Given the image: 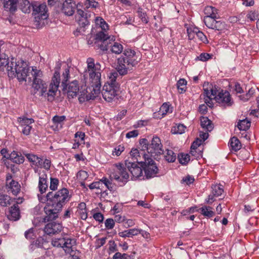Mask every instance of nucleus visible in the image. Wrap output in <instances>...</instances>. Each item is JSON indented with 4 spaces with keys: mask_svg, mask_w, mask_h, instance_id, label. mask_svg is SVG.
<instances>
[{
    "mask_svg": "<svg viewBox=\"0 0 259 259\" xmlns=\"http://www.w3.org/2000/svg\"><path fill=\"white\" fill-rule=\"evenodd\" d=\"M206 85H208V83L204 82L203 86L204 92L201 94V97L204 98V102L207 106L209 107H213V100L224 106H230L232 105L233 102L229 92L219 89L215 85L213 86L211 84H210L208 88H205Z\"/></svg>",
    "mask_w": 259,
    "mask_h": 259,
    "instance_id": "1",
    "label": "nucleus"
},
{
    "mask_svg": "<svg viewBox=\"0 0 259 259\" xmlns=\"http://www.w3.org/2000/svg\"><path fill=\"white\" fill-rule=\"evenodd\" d=\"M6 68L10 77H17L19 81L26 80L29 73V67L26 62L20 60L17 62H10L8 59L0 57V70Z\"/></svg>",
    "mask_w": 259,
    "mask_h": 259,
    "instance_id": "2",
    "label": "nucleus"
},
{
    "mask_svg": "<svg viewBox=\"0 0 259 259\" xmlns=\"http://www.w3.org/2000/svg\"><path fill=\"white\" fill-rule=\"evenodd\" d=\"M40 202H47L49 207H56L57 209H62L63 206L70 200L71 196L67 188H63L55 192H48L45 196L38 195Z\"/></svg>",
    "mask_w": 259,
    "mask_h": 259,
    "instance_id": "3",
    "label": "nucleus"
},
{
    "mask_svg": "<svg viewBox=\"0 0 259 259\" xmlns=\"http://www.w3.org/2000/svg\"><path fill=\"white\" fill-rule=\"evenodd\" d=\"M124 57H121L117 60L116 71L121 75L127 73L131 67L136 65L141 60L140 54L131 49H126L123 53Z\"/></svg>",
    "mask_w": 259,
    "mask_h": 259,
    "instance_id": "4",
    "label": "nucleus"
},
{
    "mask_svg": "<svg viewBox=\"0 0 259 259\" xmlns=\"http://www.w3.org/2000/svg\"><path fill=\"white\" fill-rule=\"evenodd\" d=\"M95 39L98 48L102 51L110 49L115 54H120L123 51V46L120 43L115 41V37L113 35H109L104 32L99 31L96 34Z\"/></svg>",
    "mask_w": 259,
    "mask_h": 259,
    "instance_id": "5",
    "label": "nucleus"
},
{
    "mask_svg": "<svg viewBox=\"0 0 259 259\" xmlns=\"http://www.w3.org/2000/svg\"><path fill=\"white\" fill-rule=\"evenodd\" d=\"M118 76L116 71L110 72L108 74L109 80L103 86L102 96L105 100L108 102H111L117 95L119 85L116 80Z\"/></svg>",
    "mask_w": 259,
    "mask_h": 259,
    "instance_id": "6",
    "label": "nucleus"
},
{
    "mask_svg": "<svg viewBox=\"0 0 259 259\" xmlns=\"http://www.w3.org/2000/svg\"><path fill=\"white\" fill-rule=\"evenodd\" d=\"M32 75L33 77V82L32 88L34 95H37L40 97L45 95V91L47 90L48 83L42 79V72L40 70H38L36 67L32 68Z\"/></svg>",
    "mask_w": 259,
    "mask_h": 259,
    "instance_id": "7",
    "label": "nucleus"
},
{
    "mask_svg": "<svg viewBox=\"0 0 259 259\" xmlns=\"http://www.w3.org/2000/svg\"><path fill=\"white\" fill-rule=\"evenodd\" d=\"M87 68L84 73L88 77V82H93L101 81V65L98 62H95V60L92 58H89L87 60Z\"/></svg>",
    "mask_w": 259,
    "mask_h": 259,
    "instance_id": "8",
    "label": "nucleus"
},
{
    "mask_svg": "<svg viewBox=\"0 0 259 259\" xmlns=\"http://www.w3.org/2000/svg\"><path fill=\"white\" fill-rule=\"evenodd\" d=\"M60 78L58 70H55L51 82L47 85V90H45L44 93L45 95L42 96V98L49 102H53L55 100L60 83Z\"/></svg>",
    "mask_w": 259,
    "mask_h": 259,
    "instance_id": "9",
    "label": "nucleus"
},
{
    "mask_svg": "<svg viewBox=\"0 0 259 259\" xmlns=\"http://www.w3.org/2000/svg\"><path fill=\"white\" fill-rule=\"evenodd\" d=\"M18 4L23 13L30 12L32 5L28 0H5L4 6L5 10L13 13L17 10Z\"/></svg>",
    "mask_w": 259,
    "mask_h": 259,
    "instance_id": "10",
    "label": "nucleus"
},
{
    "mask_svg": "<svg viewBox=\"0 0 259 259\" xmlns=\"http://www.w3.org/2000/svg\"><path fill=\"white\" fill-rule=\"evenodd\" d=\"M82 9H83V4L78 3L76 5V18L79 25V28H78L74 32V34L76 36H78L79 33L84 32L85 27L88 26L90 23L88 19V14L84 12L85 10H83Z\"/></svg>",
    "mask_w": 259,
    "mask_h": 259,
    "instance_id": "11",
    "label": "nucleus"
},
{
    "mask_svg": "<svg viewBox=\"0 0 259 259\" xmlns=\"http://www.w3.org/2000/svg\"><path fill=\"white\" fill-rule=\"evenodd\" d=\"M143 158L144 161L141 163V166L144 170L145 177L147 179L154 177L158 170L155 162L149 154H143Z\"/></svg>",
    "mask_w": 259,
    "mask_h": 259,
    "instance_id": "12",
    "label": "nucleus"
},
{
    "mask_svg": "<svg viewBox=\"0 0 259 259\" xmlns=\"http://www.w3.org/2000/svg\"><path fill=\"white\" fill-rule=\"evenodd\" d=\"M162 147L161 141L157 137H153L151 143L145 147L147 148L148 154L150 155V157L163 154Z\"/></svg>",
    "mask_w": 259,
    "mask_h": 259,
    "instance_id": "13",
    "label": "nucleus"
},
{
    "mask_svg": "<svg viewBox=\"0 0 259 259\" xmlns=\"http://www.w3.org/2000/svg\"><path fill=\"white\" fill-rule=\"evenodd\" d=\"M114 179L118 181L121 182L124 184L127 182L129 175L127 172L125 167L123 164L121 163L116 164L115 168L112 174Z\"/></svg>",
    "mask_w": 259,
    "mask_h": 259,
    "instance_id": "14",
    "label": "nucleus"
},
{
    "mask_svg": "<svg viewBox=\"0 0 259 259\" xmlns=\"http://www.w3.org/2000/svg\"><path fill=\"white\" fill-rule=\"evenodd\" d=\"M32 14L35 22H39L40 20H45L48 18L47 6L45 4H38L35 3L32 4Z\"/></svg>",
    "mask_w": 259,
    "mask_h": 259,
    "instance_id": "15",
    "label": "nucleus"
},
{
    "mask_svg": "<svg viewBox=\"0 0 259 259\" xmlns=\"http://www.w3.org/2000/svg\"><path fill=\"white\" fill-rule=\"evenodd\" d=\"M138 163L132 161L130 158L125 160V166L130 171L133 178H140L142 177V169L138 166Z\"/></svg>",
    "mask_w": 259,
    "mask_h": 259,
    "instance_id": "16",
    "label": "nucleus"
},
{
    "mask_svg": "<svg viewBox=\"0 0 259 259\" xmlns=\"http://www.w3.org/2000/svg\"><path fill=\"white\" fill-rule=\"evenodd\" d=\"M217 18L218 17L205 16L203 21L208 28L221 31L224 29L225 24L220 21H216L215 19Z\"/></svg>",
    "mask_w": 259,
    "mask_h": 259,
    "instance_id": "17",
    "label": "nucleus"
},
{
    "mask_svg": "<svg viewBox=\"0 0 259 259\" xmlns=\"http://www.w3.org/2000/svg\"><path fill=\"white\" fill-rule=\"evenodd\" d=\"M6 189L8 192L17 195L20 191L21 186L17 181L12 179L11 175L8 174L6 177Z\"/></svg>",
    "mask_w": 259,
    "mask_h": 259,
    "instance_id": "18",
    "label": "nucleus"
},
{
    "mask_svg": "<svg viewBox=\"0 0 259 259\" xmlns=\"http://www.w3.org/2000/svg\"><path fill=\"white\" fill-rule=\"evenodd\" d=\"M63 90L66 91L69 99L76 97L79 91L78 81L77 80H74L69 83L65 87L64 86Z\"/></svg>",
    "mask_w": 259,
    "mask_h": 259,
    "instance_id": "19",
    "label": "nucleus"
},
{
    "mask_svg": "<svg viewBox=\"0 0 259 259\" xmlns=\"http://www.w3.org/2000/svg\"><path fill=\"white\" fill-rule=\"evenodd\" d=\"M88 82L89 84L88 90L90 91V93L87 99L94 100L101 93V81H97V82L95 81Z\"/></svg>",
    "mask_w": 259,
    "mask_h": 259,
    "instance_id": "20",
    "label": "nucleus"
},
{
    "mask_svg": "<svg viewBox=\"0 0 259 259\" xmlns=\"http://www.w3.org/2000/svg\"><path fill=\"white\" fill-rule=\"evenodd\" d=\"M38 189L40 194L45 193L48 189V175L45 171L38 173Z\"/></svg>",
    "mask_w": 259,
    "mask_h": 259,
    "instance_id": "21",
    "label": "nucleus"
},
{
    "mask_svg": "<svg viewBox=\"0 0 259 259\" xmlns=\"http://www.w3.org/2000/svg\"><path fill=\"white\" fill-rule=\"evenodd\" d=\"M19 202L17 201L16 203L11 206L7 212L8 219L12 221H18L20 218V211L18 206Z\"/></svg>",
    "mask_w": 259,
    "mask_h": 259,
    "instance_id": "22",
    "label": "nucleus"
},
{
    "mask_svg": "<svg viewBox=\"0 0 259 259\" xmlns=\"http://www.w3.org/2000/svg\"><path fill=\"white\" fill-rule=\"evenodd\" d=\"M76 5L72 0H65L62 4V12L66 16H72L74 13Z\"/></svg>",
    "mask_w": 259,
    "mask_h": 259,
    "instance_id": "23",
    "label": "nucleus"
},
{
    "mask_svg": "<svg viewBox=\"0 0 259 259\" xmlns=\"http://www.w3.org/2000/svg\"><path fill=\"white\" fill-rule=\"evenodd\" d=\"M62 229V226L61 224L51 222L45 226L44 231L47 234L51 235L60 232Z\"/></svg>",
    "mask_w": 259,
    "mask_h": 259,
    "instance_id": "24",
    "label": "nucleus"
},
{
    "mask_svg": "<svg viewBox=\"0 0 259 259\" xmlns=\"http://www.w3.org/2000/svg\"><path fill=\"white\" fill-rule=\"evenodd\" d=\"M45 211L46 214L45 220L47 221H50L56 220L58 217L59 213L62 209H57L56 207H45Z\"/></svg>",
    "mask_w": 259,
    "mask_h": 259,
    "instance_id": "25",
    "label": "nucleus"
},
{
    "mask_svg": "<svg viewBox=\"0 0 259 259\" xmlns=\"http://www.w3.org/2000/svg\"><path fill=\"white\" fill-rule=\"evenodd\" d=\"M143 154H147L144 150L139 151L137 149H132L130 152L131 157H128L132 161L142 163L144 161Z\"/></svg>",
    "mask_w": 259,
    "mask_h": 259,
    "instance_id": "26",
    "label": "nucleus"
},
{
    "mask_svg": "<svg viewBox=\"0 0 259 259\" xmlns=\"http://www.w3.org/2000/svg\"><path fill=\"white\" fill-rule=\"evenodd\" d=\"M75 244L76 241L74 239L65 237L63 249L66 253L71 254L74 251L73 246L75 245Z\"/></svg>",
    "mask_w": 259,
    "mask_h": 259,
    "instance_id": "27",
    "label": "nucleus"
},
{
    "mask_svg": "<svg viewBox=\"0 0 259 259\" xmlns=\"http://www.w3.org/2000/svg\"><path fill=\"white\" fill-rule=\"evenodd\" d=\"M200 125L201 127L206 132H211L213 128V124L207 117H202L200 118Z\"/></svg>",
    "mask_w": 259,
    "mask_h": 259,
    "instance_id": "28",
    "label": "nucleus"
},
{
    "mask_svg": "<svg viewBox=\"0 0 259 259\" xmlns=\"http://www.w3.org/2000/svg\"><path fill=\"white\" fill-rule=\"evenodd\" d=\"M213 209L210 206L204 205L200 208L198 211L205 217L210 218L214 215V211Z\"/></svg>",
    "mask_w": 259,
    "mask_h": 259,
    "instance_id": "29",
    "label": "nucleus"
},
{
    "mask_svg": "<svg viewBox=\"0 0 259 259\" xmlns=\"http://www.w3.org/2000/svg\"><path fill=\"white\" fill-rule=\"evenodd\" d=\"M140 232V229L134 228L119 232L118 235L121 237H131L139 234Z\"/></svg>",
    "mask_w": 259,
    "mask_h": 259,
    "instance_id": "30",
    "label": "nucleus"
},
{
    "mask_svg": "<svg viewBox=\"0 0 259 259\" xmlns=\"http://www.w3.org/2000/svg\"><path fill=\"white\" fill-rule=\"evenodd\" d=\"M9 155L10 159L17 164H21L24 161V157L17 152L14 151Z\"/></svg>",
    "mask_w": 259,
    "mask_h": 259,
    "instance_id": "31",
    "label": "nucleus"
},
{
    "mask_svg": "<svg viewBox=\"0 0 259 259\" xmlns=\"http://www.w3.org/2000/svg\"><path fill=\"white\" fill-rule=\"evenodd\" d=\"M250 126V121L248 119H244L240 120L238 122L237 127L240 131H247Z\"/></svg>",
    "mask_w": 259,
    "mask_h": 259,
    "instance_id": "32",
    "label": "nucleus"
},
{
    "mask_svg": "<svg viewBox=\"0 0 259 259\" xmlns=\"http://www.w3.org/2000/svg\"><path fill=\"white\" fill-rule=\"evenodd\" d=\"M13 200L8 195H0V204L2 206H7L12 204Z\"/></svg>",
    "mask_w": 259,
    "mask_h": 259,
    "instance_id": "33",
    "label": "nucleus"
},
{
    "mask_svg": "<svg viewBox=\"0 0 259 259\" xmlns=\"http://www.w3.org/2000/svg\"><path fill=\"white\" fill-rule=\"evenodd\" d=\"M80 3L83 4V9L85 10L90 8H97L99 7L98 2L95 0H84V1Z\"/></svg>",
    "mask_w": 259,
    "mask_h": 259,
    "instance_id": "34",
    "label": "nucleus"
},
{
    "mask_svg": "<svg viewBox=\"0 0 259 259\" xmlns=\"http://www.w3.org/2000/svg\"><path fill=\"white\" fill-rule=\"evenodd\" d=\"M229 144L232 149L235 151L240 150L241 147V145L239 140L235 137L230 139Z\"/></svg>",
    "mask_w": 259,
    "mask_h": 259,
    "instance_id": "35",
    "label": "nucleus"
},
{
    "mask_svg": "<svg viewBox=\"0 0 259 259\" xmlns=\"http://www.w3.org/2000/svg\"><path fill=\"white\" fill-rule=\"evenodd\" d=\"M18 121L20 127L31 126V124L34 122V120L32 118H28L25 117H19Z\"/></svg>",
    "mask_w": 259,
    "mask_h": 259,
    "instance_id": "36",
    "label": "nucleus"
},
{
    "mask_svg": "<svg viewBox=\"0 0 259 259\" xmlns=\"http://www.w3.org/2000/svg\"><path fill=\"white\" fill-rule=\"evenodd\" d=\"M205 16L217 17V9L212 6H207L204 10Z\"/></svg>",
    "mask_w": 259,
    "mask_h": 259,
    "instance_id": "37",
    "label": "nucleus"
},
{
    "mask_svg": "<svg viewBox=\"0 0 259 259\" xmlns=\"http://www.w3.org/2000/svg\"><path fill=\"white\" fill-rule=\"evenodd\" d=\"M95 23L96 25H99L102 29L103 32L105 33V31L108 29V25L105 21L101 17H98L95 19Z\"/></svg>",
    "mask_w": 259,
    "mask_h": 259,
    "instance_id": "38",
    "label": "nucleus"
},
{
    "mask_svg": "<svg viewBox=\"0 0 259 259\" xmlns=\"http://www.w3.org/2000/svg\"><path fill=\"white\" fill-rule=\"evenodd\" d=\"M198 28L194 26H189L187 28V35L189 39L192 40L197 35Z\"/></svg>",
    "mask_w": 259,
    "mask_h": 259,
    "instance_id": "39",
    "label": "nucleus"
},
{
    "mask_svg": "<svg viewBox=\"0 0 259 259\" xmlns=\"http://www.w3.org/2000/svg\"><path fill=\"white\" fill-rule=\"evenodd\" d=\"M65 239V237L53 238L51 241V244L54 247L63 248Z\"/></svg>",
    "mask_w": 259,
    "mask_h": 259,
    "instance_id": "40",
    "label": "nucleus"
},
{
    "mask_svg": "<svg viewBox=\"0 0 259 259\" xmlns=\"http://www.w3.org/2000/svg\"><path fill=\"white\" fill-rule=\"evenodd\" d=\"M211 193L215 197L221 196L224 192L223 186L221 185H214L211 187Z\"/></svg>",
    "mask_w": 259,
    "mask_h": 259,
    "instance_id": "41",
    "label": "nucleus"
},
{
    "mask_svg": "<svg viewBox=\"0 0 259 259\" xmlns=\"http://www.w3.org/2000/svg\"><path fill=\"white\" fill-rule=\"evenodd\" d=\"M176 154L171 150H166L164 154L165 160L168 162H173L176 159Z\"/></svg>",
    "mask_w": 259,
    "mask_h": 259,
    "instance_id": "42",
    "label": "nucleus"
},
{
    "mask_svg": "<svg viewBox=\"0 0 259 259\" xmlns=\"http://www.w3.org/2000/svg\"><path fill=\"white\" fill-rule=\"evenodd\" d=\"M88 89H87L86 91L85 90L80 91H79L78 95H79L78 100L80 103H83L85 101H88L90 100L87 99V98H88L89 97V96H90L89 93H88Z\"/></svg>",
    "mask_w": 259,
    "mask_h": 259,
    "instance_id": "43",
    "label": "nucleus"
},
{
    "mask_svg": "<svg viewBox=\"0 0 259 259\" xmlns=\"http://www.w3.org/2000/svg\"><path fill=\"white\" fill-rule=\"evenodd\" d=\"M187 81L184 79H180L177 83V88L179 93L182 94L186 91Z\"/></svg>",
    "mask_w": 259,
    "mask_h": 259,
    "instance_id": "44",
    "label": "nucleus"
},
{
    "mask_svg": "<svg viewBox=\"0 0 259 259\" xmlns=\"http://www.w3.org/2000/svg\"><path fill=\"white\" fill-rule=\"evenodd\" d=\"M186 126L182 124H179L171 129V132L175 134H182L185 132Z\"/></svg>",
    "mask_w": 259,
    "mask_h": 259,
    "instance_id": "45",
    "label": "nucleus"
},
{
    "mask_svg": "<svg viewBox=\"0 0 259 259\" xmlns=\"http://www.w3.org/2000/svg\"><path fill=\"white\" fill-rule=\"evenodd\" d=\"M28 161L31 163L32 165L35 166L36 163L39 164V157L32 154H27L25 155Z\"/></svg>",
    "mask_w": 259,
    "mask_h": 259,
    "instance_id": "46",
    "label": "nucleus"
},
{
    "mask_svg": "<svg viewBox=\"0 0 259 259\" xmlns=\"http://www.w3.org/2000/svg\"><path fill=\"white\" fill-rule=\"evenodd\" d=\"M101 182H102L103 185H104L106 188H107L109 190H113V186L111 180L108 179L106 177H103L101 179Z\"/></svg>",
    "mask_w": 259,
    "mask_h": 259,
    "instance_id": "47",
    "label": "nucleus"
},
{
    "mask_svg": "<svg viewBox=\"0 0 259 259\" xmlns=\"http://www.w3.org/2000/svg\"><path fill=\"white\" fill-rule=\"evenodd\" d=\"M180 163L182 164H186L190 160V155L188 154L182 153L178 155Z\"/></svg>",
    "mask_w": 259,
    "mask_h": 259,
    "instance_id": "48",
    "label": "nucleus"
},
{
    "mask_svg": "<svg viewBox=\"0 0 259 259\" xmlns=\"http://www.w3.org/2000/svg\"><path fill=\"white\" fill-rule=\"evenodd\" d=\"M59 184V180L57 178H50V189L52 191H56L58 189Z\"/></svg>",
    "mask_w": 259,
    "mask_h": 259,
    "instance_id": "49",
    "label": "nucleus"
},
{
    "mask_svg": "<svg viewBox=\"0 0 259 259\" xmlns=\"http://www.w3.org/2000/svg\"><path fill=\"white\" fill-rule=\"evenodd\" d=\"M255 89L251 88L249 89L248 92L245 95H241L240 96L241 100L243 101H246L254 94Z\"/></svg>",
    "mask_w": 259,
    "mask_h": 259,
    "instance_id": "50",
    "label": "nucleus"
},
{
    "mask_svg": "<svg viewBox=\"0 0 259 259\" xmlns=\"http://www.w3.org/2000/svg\"><path fill=\"white\" fill-rule=\"evenodd\" d=\"M169 105L165 103L162 104V105L160 107L159 114H161L162 116L166 115L167 113L169 112Z\"/></svg>",
    "mask_w": 259,
    "mask_h": 259,
    "instance_id": "51",
    "label": "nucleus"
},
{
    "mask_svg": "<svg viewBox=\"0 0 259 259\" xmlns=\"http://www.w3.org/2000/svg\"><path fill=\"white\" fill-rule=\"evenodd\" d=\"M124 147L123 145H119L114 148L112 151V155L118 156L124 150Z\"/></svg>",
    "mask_w": 259,
    "mask_h": 259,
    "instance_id": "52",
    "label": "nucleus"
},
{
    "mask_svg": "<svg viewBox=\"0 0 259 259\" xmlns=\"http://www.w3.org/2000/svg\"><path fill=\"white\" fill-rule=\"evenodd\" d=\"M113 259H131V256L126 253L121 254L118 252L113 255Z\"/></svg>",
    "mask_w": 259,
    "mask_h": 259,
    "instance_id": "53",
    "label": "nucleus"
},
{
    "mask_svg": "<svg viewBox=\"0 0 259 259\" xmlns=\"http://www.w3.org/2000/svg\"><path fill=\"white\" fill-rule=\"evenodd\" d=\"M115 222L112 219H107L105 222V226L106 229L109 230L114 228Z\"/></svg>",
    "mask_w": 259,
    "mask_h": 259,
    "instance_id": "54",
    "label": "nucleus"
},
{
    "mask_svg": "<svg viewBox=\"0 0 259 259\" xmlns=\"http://www.w3.org/2000/svg\"><path fill=\"white\" fill-rule=\"evenodd\" d=\"M63 80H62V84H65V82L67 81L69 77V68L68 67L64 69V71L62 74Z\"/></svg>",
    "mask_w": 259,
    "mask_h": 259,
    "instance_id": "55",
    "label": "nucleus"
},
{
    "mask_svg": "<svg viewBox=\"0 0 259 259\" xmlns=\"http://www.w3.org/2000/svg\"><path fill=\"white\" fill-rule=\"evenodd\" d=\"M137 13L138 14V16L141 19L143 22L145 23L148 22V20L146 18V14L143 11L142 8H139Z\"/></svg>",
    "mask_w": 259,
    "mask_h": 259,
    "instance_id": "56",
    "label": "nucleus"
},
{
    "mask_svg": "<svg viewBox=\"0 0 259 259\" xmlns=\"http://www.w3.org/2000/svg\"><path fill=\"white\" fill-rule=\"evenodd\" d=\"M196 37L201 41L204 43H206L208 42L206 36L204 34V33L200 31L199 29H198L197 34Z\"/></svg>",
    "mask_w": 259,
    "mask_h": 259,
    "instance_id": "57",
    "label": "nucleus"
},
{
    "mask_svg": "<svg viewBox=\"0 0 259 259\" xmlns=\"http://www.w3.org/2000/svg\"><path fill=\"white\" fill-rule=\"evenodd\" d=\"M257 17L258 14L255 11H250L246 15V17L251 21L255 20Z\"/></svg>",
    "mask_w": 259,
    "mask_h": 259,
    "instance_id": "58",
    "label": "nucleus"
},
{
    "mask_svg": "<svg viewBox=\"0 0 259 259\" xmlns=\"http://www.w3.org/2000/svg\"><path fill=\"white\" fill-rule=\"evenodd\" d=\"M210 58V55L208 53H201L199 56H198L196 59L201 61H206Z\"/></svg>",
    "mask_w": 259,
    "mask_h": 259,
    "instance_id": "59",
    "label": "nucleus"
},
{
    "mask_svg": "<svg viewBox=\"0 0 259 259\" xmlns=\"http://www.w3.org/2000/svg\"><path fill=\"white\" fill-rule=\"evenodd\" d=\"M25 237L27 239H34V230L32 228L29 229L25 232Z\"/></svg>",
    "mask_w": 259,
    "mask_h": 259,
    "instance_id": "60",
    "label": "nucleus"
},
{
    "mask_svg": "<svg viewBox=\"0 0 259 259\" xmlns=\"http://www.w3.org/2000/svg\"><path fill=\"white\" fill-rule=\"evenodd\" d=\"M65 119V116H55L53 118V121L54 123L56 124L61 123L62 122L64 121Z\"/></svg>",
    "mask_w": 259,
    "mask_h": 259,
    "instance_id": "61",
    "label": "nucleus"
},
{
    "mask_svg": "<svg viewBox=\"0 0 259 259\" xmlns=\"http://www.w3.org/2000/svg\"><path fill=\"white\" fill-rule=\"evenodd\" d=\"M85 136L84 133L78 131L75 134L74 137L75 138H79L80 142L82 143H84Z\"/></svg>",
    "mask_w": 259,
    "mask_h": 259,
    "instance_id": "62",
    "label": "nucleus"
},
{
    "mask_svg": "<svg viewBox=\"0 0 259 259\" xmlns=\"http://www.w3.org/2000/svg\"><path fill=\"white\" fill-rule=\"evenodd\" d=\"M21 127V133L26 136H28L30 134V131L32 129V126H26Z\"/></svg>",
    "mask_w": 259,
    "mask_h": 259,
    "instance_id": "63",
    "label": "nucleus"
},
{
    "mask_svg": "<svg viewBox=\"0 0 259 259\" xmlns=\"http://www.w3.org/2000/svg\"><path fill=\"white\" fill-rule=\"evenodd\" d=\"M202 144V141L201 140L197 139L192 143L191 148L192 149H197V148Z\"/></svg>",
    "mask_w": 259,
    "mask_h": 259,
    "instance_id": "64",
    "label": "nucleus"
}]
</instances>
